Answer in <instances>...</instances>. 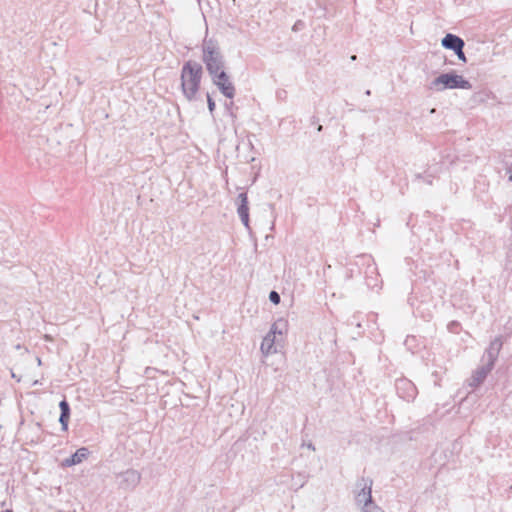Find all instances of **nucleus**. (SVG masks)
I'll use <instances>...</instances> for the list:
<instances>
[{
    "instance_id": "f257e3e1",
    "label": "nucleus",
    "mask_w": 512,
    "mask_h": 512,
    "mask_svg": "<svg viewBox=\"0 0 512 512\" xmlns=\"http://www.w3.org/2000/svg\"><path fill=\"white\" fill-rule=\"evenodd\" d=\"M203 75L202 66L189 60L184 63L181 69V89L185 98L189 101L196 99Z\"/></svg>"
},
{
    "instance_id": "f03ea898",
    "label": "nucleus",
    "mask_w": 512,
    "mask_h": 512,
    "mask_svg": "<svg viewBox=\"0 0 512 512\" xmlns=\"http://www.w3.org/2000/svg\"><path fill=\"white\" fill-rule=\"evenodd\" d=\"M202 53V60L209 75L225 69V59L216 41L213 39H204Z\"/></svg>"
},
{
    "instance_id": "7ed1b4c3",
    "label": "nucleus",
    "mask_w": 512,
    "mask_h": 512,
    "mask_svg": "<svg viewBox=\"0 0 512 512\" xmlns=\"http://www.w3.org/2000/svg\"><path fill=\"white\" fill-rule=\"evenodd\" d=\"M430 90L443 91L445 89H471L472 84L461 75L455 73H443L436 77L428 85Z\"/></svg>"
},
{
    "instance_id": "20e7f679",
    "label": "nucleus",
    "mask_w": 512,
    "mask_h": 512,
    "mask_svg": "<svg viewBox=\"0 0 512 512\" xmlns=\"http://www.w3.org/2000/svg\"><path fill=\"white\" fill-rule=\"evenodd\" d=\"M213 83L219 88L221 93L227 98H233L235 95V87L225 72V69L217 71L215 74H210Z\"/></svg>"
},
{
    "instance_id": "39448f33",
    "label": "nucleus",
    "mask_w": 512,
    "mask_h": 512,
    "mask_svg": "<svg viewBox=\"0 0 512 512\" xmlns=\"http://www.w3.org/2000/svg\"><path fill=\"white\" fill-rule=\"evenodd\" d=\"M372 485L373 481L370 478L362 477L357 482V491L355 500L358 506H367V504L372 500Z\"/></svg>"
},
{
    "instance_id": "423d86ee",
    "label": "nucleus",
    "mask_w": 512,
    "mask_h": 512,
    "mask_svg": "<svg viewBox=\"0 0 512 512\" xmlns=\"http://www.w3.org/2000/svg\"><path fill=\"white\" fill-rule=\"evenodd\" d=\"M119 487L124 490H133L141 481V474L134 469H128L118 475Z\"/></svg>"
},
{
    "instance_id": "0eeeda50",
    "label": "nucleus",
    "mask_w": 512,
    "mask_h": 512,
    "mask_svg": "<svg viewBox=\"0 0 512 512\" xmlns=\"http://www.w3.org/2000/svg\"><path fill=\"white\" fill-rule=\"evenodd\" d=\"M396 389L400 397L406 401H411L416 396V387L408 379H399L396 381Z\"/></svg>"
},
{
    "instance_id": "6e6552de",
    "label": "nucleus",
    "mask_w": 512,
    "mask_h": 512,
    "mask_svg": "<svg viewBox=\"0 0 512 512\" xmlns=\"http://www.w3.org/2000/svg\"><path fill=\"white\" fill-rule=\"evenodd\" d=\"M237 213L243 225L249 229V207L247 193L242 192L237 197Z\"/></svg>"
},
{
    "instance_id": "1a4fd4ad",
    "label": "nucleus",
    "mask_w": 512,
    "mask_h": 512,
    "mask_svg": "<svg viewBox=\"0 0 512 512\" xmlns=\"http://www.w3.org/2000/svg\"><path fill=\"white\" fill-rule=\"evenodd\" d=\"M502 347V342L500 338H495L486 349L484 354V359H486V364L490 367L494 366V363L498 357L499 351Z\"/></svg>"
},
{
    "instance_id": "9d476101",
    "label": "nucleus",
    "mask_w": 512,
    "mask_h": 512,
    "mask_svg": "<svg viewBox=\"0 0 512 512\" xmlns=\"http://www.w3.org/2000/svg\"><path fill=\"white\" fill-rule=\"evenodd\" d=\"M278 337L273 334H267L261 343V352L264 355H269L277 352V345L280 344Z\"/></svg>"
},
{
    "instance_id": "9b49d317",
    "label": "nucleus",
    "mask_w": 512,
    "mask_h": 512,
    "mask_svg": "<svg viewBox=\"0 0 512 512\" xmlns=\"http://www.w3.org/2000/svg\"><path fill=\"white\" fill-rule=\"evenodd\" d=\"M441 45L445 49L455 51V49H458L460 47H464L465 46V42L459 36L451 34V33H448V34H446L442 38Z\"/></svg>"
},
{
    "instance_id": "f8f14e48",
    "label": "nucleus",
    "mask_w": 512,
    "mask_h": 512,
    "mask_svg": "<svg viewBox=\"0 0 512 512\" xmlns=\"http://www.w3.org/2000/svg\"><path fill=\"white\" fill-rule=\"evenodd\" d=\"M89 454V451L87 448H80L78 449L74 454H72L70 457L66 458L64 461H63V465L64 466H73V465H76V464H79L81 463L84 459L87 458Z\"/></svg>"
},
{
    "instance_id": "ddd939ff",
    "label": "nucleus",
    "mask_w": 512,
    "mask_h": 512,
    "mask_svg": "<svg viewBox=\"0 0 512 512\" xmlns=\"http://www.w3.org/2000/svg\"><path fill=\"white\" fill-rule=\"evenodd\" d=\"M492 369L493 367H490L487 364L478 368L472 375L470 386L476 387L480 385Z\"/></svg>"
},
{
    "instance_id": "4468645a",
    "label": "nucleus",
    "mask_w": 512,
    "mask_h": 512,
    "mask_svg": "<svg viewBox=\"0 0 512 512\" xmlns=\"http://www.w3.org/2000/svg\"><path fill=\"white\" fill-rule=\"evenodd\" d=\"M59 408H60V417H59V422L62 426V430L63 431H67L68 429V421H69V418H70V406L68 404V402L66 400H62L60 403H59Z\"/></svg>"
},
{
    "instance_id": "2eb2a0df",
    "label": "nucleus",
    "mask_w": 512,
    "mask_h": 512,
    "mask_svg": "<svg viewBox=\"0 0 512 512\" xmlns=\"http://www.w3.org/2000/svg\"><path fill=\"white\" fill-rule=\"evenodd\" d=\"M286 330H287L286 321H284L283 319H279L271 326V329L268 333L275 335V337H278L279 341L282 342L283 335L286 332Z\"/></svg>"
},
{
    "instance_id": "dca6fc26",
    "label": "nucleus",
    "mask_w": 512,
    "mask_h": 512,
    "mask_svg": "<svg viewBox=\"0 0 512 512\" xmlns=\"http://www.w3.org/2000/svg\"><path fill=\"white\" fill-rule=\"evenodd\" d=\"M362 512H384V510L379 507L373 499L367 504V506L361 507Z\"/></svg>"
},
{
    "instance_id": "f3484780",
    "label": "nucleus",
    "mask_w": 512,
    "mask_h": 512,
    "mask_svg": "<svg viewBox=\"0 0 512 512\" xmlns=\"http://www.w3.org/2000/svg\"><path fill=\"white\" fill-rule=\"evenodd\" d=\"M269 300L273 303V304H279L280 303V295L278 292L276 291H271L270 294H269Z\"/></svg>"
},
{
    "instance_id": "a211bd4d",
    "label": "nucleus",
    "mask_w": 512,
    "mask_h": 512,
    "mask_svg": "<svg viewBox=\"0 0 512 512\" xmlns=\"http://www.w3.org/2000/svg\"><path fill=\"white\" fill-rule=\"evenodd\" d=\"M463 48H464V47H460V48H458V49H455V51H453V52L456 54V56L458 57V59H459L460 61H462V62L466 63V62H467V58H466V56H465V53H464V51H463Z\"/></svg>"
},
{
    "instance_id": "6ab92c4d",
    "label": "nucleus",
    "mask_w": 512,
    "mask_h": 512,
    "mask_svg": "<svg viewBox=\"0 0 512 512\" xmlns=\"http://www.w3.org/2000/svg\"><path fill=\"white\" fill-rule=\"evenodd\" d=\"M207 103L210 113H213V111L215 110V102L209 94H207Z\"/></svg>"
},
{
    "instance_id": "aec40b11",
    "label": "nucleus",
    "mask_w": 512,
    "mask_h": 512,
    "mask_svg": "<svg viewBox=\"0 0 512 512\" xmlns=\"http://www.w3.org/2000/svg\"><path fill=\"white\" fill-rule=\"evenodd\" d=\"M74 80L77 82L78 85L82 84V82H81V80H80V78L78 76H75Z\"/></svg>"
},
{
    "instance_id": "412c9836",
    "label": "nucleus",
    "mask_w": 512,
    "mask_h": 512,
    "mask_svg": "<svg viewBox=\"0 0 512 512\" xmlns=\"http://www.w3.org/2000/svg\"><path fill=\"white\" fill-rule=\"evenodd\" d=\"M307 448L311 449L313 451L315 450V447H314V445L312 443L307 444Z\"/></svg>"
},
{
    "instance_id": "4be33fe9",
    "label": "nucleus",
    "mask_w": 512,
    "mask_h": 512,
    "mask_svg": "<svg viewBox=\"0 0 512 512\" xmlns=\"http://www.w3.org/2000/svg\"><path fill=\"white\" fill-rule=\"evenodd\" d=\"M318 131H321L322 130V125H319L318 128H317Z\"/></svg>"
},
{
    "instance_id": "5701e85b",
    "label": "nucleus",
    "mask_w": 512,
    "mask_h": 512,
    "mask_svg": "<svg viewBox=\"0 0 512 512\" xmlns=\"http://www.w3.org/2000/svg\"><path fill=\"white\" fill-rule=\"evenodd\" d=\"M509 181H511V182H512V175H510V176H509Z\"/></svg>"
}]
</instances>
